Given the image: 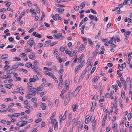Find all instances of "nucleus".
<instances>
[{"label":"nucleus","instance_id":"nucleus-62","mask_svg":"<svg viewBox=\"0 0 132 132\" xmlns=\"http://www.w3.org/2000/svg\"><path fill=\"white\" fill-rule=\"evenodd\" d=\"M55 5L57 7H64V6L63 5H62L59 4H56Z\"/></svg>","mask_w":132,"mask_h":132},{"label":"nucleus","instance_id":"nucleus-29","mask_svg":"<svg viewBox=\"0 0 132 132\" xmlns=\"http://www.w3.org/2000/svg\"><path fill=\"white\" fill-rule=\"evenodd\" d=\"M5 86L7 88L10 89L12 88V85L10 84H6L5 85Z\"/></svg>","mask_w":132,"mask_h":132},{"label":"nucleus","instance_id":"nucleus-32","mask_svg":"<svg viewBox=\"0 0 132 132\" xmlns=\"http://www.w3.org/2000/svg\"><path fill=\"white\" fill-rule=\"evenodd\" d=\"M18 67V65H13L12 67L11 70L16 69Z\"/></svg>","mask_w":132,"mask_h":132},{"label":"nucleus","instance_id":"nucleus-25","mask_svg":"<svg viewBox=\"0 0 132 132\" xmlns=\"http://www.w3.org/2000/svg\"><path fill=\"white\" fill-rule=\"evenodd\" d=\"M117 124L116 123L114 124L112 127L113 129L114 130H115L117 129Z\"/></svg>","mask_w":132,"mask_h":132},{"label":"nucleus","instance_id":"nucleus-33","mask_svg":"<svg viewBox=\"0 0 132 132\" xmlns=\"http://www.w3.org/2000/svg\"><path fill=\"white\" fill-rule=\"evenodd\" d=\"M29 57L30 58L32 59L35 60V55H30L29 56Z\"/></svg>","mask_w":132,"mask_h":132},{"label":"nucleus","instance_id":"nucleus-43","mask_svg":"<svg viewBox=\"0 0 132 132\" xmlns=\"http://www.w3.org/2000/svg\"><path fill=\"white\" fill-rule=\"evenodd\" d=\"M117 81L118 86L120 88H121V84L120 81H119V80H117Z\"/></svg>","mask_w":132,"mask_h":132},{"label":"nucleus","instance_id":"nucleus-39","mask_svg":"<svg viewBox=\"0 0 132 132\" xmlns=\"http://www.w3.org/2000/svg\"><path fill=\"white\" fill-rule=\"evenodd\" d=\"M33 78L36 80H39V79L36 75H34L33 76Z\"/></svg>","mask_w":132,"mask_h":132},{"label":"nucleus","instance_id":"nucleus-27","mask_svg":"<svg viewBox=\"0 0 132 132\" xmlns=\"http://www.w3.org/2000/svg\"><path fill=\"white\" fill-rule=\"evenodd\" d=\"M101 30H100L99 31L98 33V35H96L95 36V38H98L99 37V36L101 34Z\"/></svg>","mask_w":132,"mask_h":132},{"label":"nucleus","instance_id":"nucleus-61","mask_svg":"<svg viewBox=\"0 0 132 132\" xmlns=\"http://www.w3.org/2000/svg\"><path fill=\"white\" fill-rule=\"evenodd\" d=\"M89 118H87L85 120V123L86 124H87L89 123Z\"/></svg>","mask_w":132,"mask_h":132},{"label":"nucleus","instance_id":"nucleus-8","mask_svg":"<svg viewBox=\"0 0 132 132\" xmlns=\"http://www.w3.org/2000/svg\"><path fill=\"white\" fill-rule=\"evenodd\" d=\"M131 33V32L129 31H126L125 32V35L126 37H128Z\"/></svg>","mask_w":132,"mask_h":132},{"label":"nucleus","instance_id":"nucleus-5","mask_svg":"<svg viewBox=\"0 0 132 132\" xmlns=\"http://www.w3.org/2000/svg\"><path fill=\"white\" fill-rule=\"evenodd\" d=\"M64 10V9L61 8H57L56 10V11L58 12L59 13L61 14H62L63 13L62 12H63Z\"/></svg>","mask_w":132,"mask_h":132},{"label":"nucleus","instance_id":"nucleus-53","mask_svg":"<svg viewBox=\"0 0 132 132\" xmlns=\"http://www.w3.org/2000/svg\"><path fill=\"white\" fill-rule=\"evenodd\" d=\"M98 50H96L94 53V54L95 56H96L98 53Z\"/></svg>","mask_w":132,"mask_h":132},{"label":"nucleus","instance_id":"nucleus-19","mask_svg":"<svg viewBox=\"0 0 132 132\" xmlns=\"http://www.w3.org/2000/svg\"><path fill=\"white\" fill-rule=\"evenodd\" d=\"M77 52V50H74L73 51V52L72 53H71V54L70 55V57H72L73 55H75Z\"/></svg>","mask_w":132,"mask_h":132},{"label":"nucleus","instance_id":"nucleus-49","mask_svg":"<svg viewBox=\"0 0 132 132\" xmlns=\"http://www.w3.org/2000/svg\"><path fill=\"white\" fill-rule=\"evenodd\" d=\"M27 3L29 7H31L32 6V4L31 2L30 1H28L27 2Z\"/></svg>","mask_w":132,"mask_h":132},{"label":"nucleus","instance_id":"nucleus-13","mask_svg":"<svg viewBox=\"0 0 132 132\" xmlns=\"http://www.w3.org/2000/svg\"><path fill=\"white\" fill-rule=\"evenodd\" d=\"M45 73L46 75H47L50 77L52 78V76H53V74L51 72H48L45 71L44 72Z\"/></svg>","mask_w":132,"mask_h":132},{"label":"nucleus","instance_id":"nucleus-4","mask_svg":"<svg viewBox=\"0 0 132 132\" xmlns=\"http://www.w3.org/2000/svg\"><path fill=\"white\" fill-rule=\"evenodd\" d=\"M12 77V76L11 75H6L3 76L1 77V78L3 79H6L7 78H11Z\"/></svg>","mask_w":132,"mask_h":132},{"label":"nucleus","instance_id":"nucleus-35","mask_svg":"<svg viewBox=\"0 0 132 132\" xmlns=\"http://www.w3.org/2000/svg\"><path fill=\"white\" fill-rule=\"evenodd\" d=\"M72 108H73V111L75 112L76 111V110L77 109L76 106V105L75 104H74L73 105Z\"/></svg>","mask_w":132,"mask_h":132},{"label":"nucleus","instance_id":"nucleus-52","mask_svg":"<svg viewBox=\"0 0 132 132\" xmlns=\"http://www.w3.org/2000/svg\"><path fill=\"white\" fill-rule=\"evenodd\" d=\"M43 44L42 43H40L38 44V47H39L40 48H41L43 46Z\"/></svg>","mask_w":132,"mask_h":132},{"label":"nucleus","instance_id":"nucleus-51","mask_svg":"<svg viewBox=\"0 0 132 132\" xmlns=\"http://www.w3.org/2000/svg\"><path fill=\"white\" fill-rule=\"evenodd\" d=\"M31 101L34 103H35L37 101V99L36 97H34L32 98Z\"/></svg>","mask_w":132,"mask_h":132},{"label":"nucleus","instance_id":"nucleus-12","mask_svg":"<svg viewBox=\"0 0 132 132\" xmlns=\"http://www.w3.org/2000/svg\"><path fill=\"white\" fill-rule=\"evenodd\" d=\"M41 106L43 110H45L46 109V105L44 103H42L41 105Z\"/></svg>","mask_w":132,"mask_h":132},{"label":"nucleus","instance_id":"nucleus-36","mask_svg":"<svg viewBox=\"0 0 132 132\" xmlns=\"http://www.w3.org/2000/svg\"><path fill=\"white\" fill-rule=\"evenodd\" d=\"M64 88L62 89V91L61 92V94H60V96H62L63 95V94H64V93L65 92V91L66 90H64Z\"/></svg>","mask_w":132,"mask_h":132},{"label":"nucleus","instance_id":"nucleus-34","mask_svg":"<svg viewBox=\"0 0 132 132\" xmlns=\"http://www.w3.org/2000/svg\"><path fill=\"white\" fill-rule=\"evenodd\" d=\"M37 90L38 91H41L43 90V87L42 86L38 87L37 88Z\"/></svg>","mask_w":132,"mask_h":132},{"label":"nucleus","instance_id":"nucleus-40","mask_svg":"<svg viewBox=\"0 0 132 132\" xmlns=\"http://www.w3.org/2000/svg\"><path fill=\"white\" fill-rule=\"evenodd\" d=\"M59 103V100L57 99H56L55 101V106H57L58 105Z\"/></svg>","mask_w":132,"mask_h":132},{"label":"nucleus","instance_id":"nucleus-30","mask_svg":"<svg viewBox=\"0 0 132 132\" xmlns=\"http://www.w3.org/2000/svg\"><path fill=\"white\" fill-rule=\"evenodd\" d=\"M51 40H50L48 41H46L45 43V44L44 45V46H45L46 45H48L51 44Z\"/></svg>","mask_w":132,"mask_h":132},{"label":"nucleus","instance_id":"nucleus-22","mask_svg":"<svg viewBox=\"0 0 132 132\" xmlns=\"http://www.w3.org/2000/svg\"><path fill=\"white\" fill-rule=\"evenodd\" d=\"M83 125L82 123H80L78 128V130H80L82 128Z\"/></svg>","mask_w":132,"mask_h":132},{"label":"nucleus","instance_id":"nucleus-54","mask_svg":"<svg viewBox=\"0 0 132 132\" xmlns=\"http://www.w3.org/2000/svg\"><path fill=\"white\" fill-rule=\"evenodd\" d=\"M42 119L41 118H39L35 121V123H38L42 121Z\"/></svg>","mask_w":132,"mask_h":132},{"label":"nucleus","instance_id":"nucleus-56","mask_svg":"<svg viewBox=\"0 0 132 132\" xmlns=\"http://www.w3.org/2000/svg\"><path fill=\"white\" fill-rule=\"evenodd\" d=\"M110 114V112H109V111H107L106 113V114L105 116H104V118H107V116H109Z\"/></svg>","mask_w":132,"mask_h":132},{"label":"nucleus","instance_id":"nucleus-47","mask_svg":"<svg viewBox=\"0 0 132 132\" xmlns=\"http://www.w3.org/2000/svg\"><path fill=\"white\" fill-rule=\"evenodd\" d=\"M42 35L40 34H39L37 33L36 34L35 36V37H37L38 38H40L42 37Z\"/></svg>","mask_w":132,"mask_h":132},{"label":"nucleus","instance_id":"nucleus-10","mask_svg":"<svg viewBox=\"0 0 132 132\" xmlns=\"http://www.w3.org/2000/svg\"><path fill=\"white\" fill-rule=\"evenodd\" d=\"M85 2H84L81 3L80 5L79 6V8L81 9H82L84 8L85 6Z\"/></svg>","mask_w":132,"mask_h":132},{"label":"nucleus","instance_id":"nucleus-28","mask_svg":"<svg viewBox=\"0 0 132 132\" xmlns=\"http://www.w3.org/2000/svg\"><path fill=\"white\" fill-rule=\"evenodd\" d=\"M25 66L26 67L28 68L30 67L31 66V63H30L29 62L25 64Z\"/></svg>","mask_w":132,"mask_h":132},{"label":"nucleus","instance_id":"nucleus-64","mask_svg":"<svg viewBox=\"0 0 132 132\" xmlns=\"http://www.w3.org/2000/svg\"><path fill=\"white\" fill-rule=\"evenodd\" d=\"M25 14V11H23L21 12L20 15L22 17L23 16H24Z\"/></svg>","mask_w":132,"mask_h":132},{"label":"nucleus","instance_id":"nucleus-57","mask_svg":"<svg viewBox=\"0 0 132 132\" xmlns=\"http://www.w3.org/2000/svg\"><path fill=\"white\" fill-rule=\"evenodd\" d=\"M65 48L64 47H60V50L62 52H63L65 50Z\"/></svg>","mask_w":132,"mask_h":132},{"label":"nucleus","instance_id":"nucleus-24","mask_svg":"<svg viewBox=\"0 0 132 132\" xmlns=\"http://www.w3.org/2000/svg\"><path fill=\"white\" fill-rule=\"evenodd\" d=\"M14 61H18L21 60V58L20 57H15L13 58Z\"/></svg>","mask_w":132,"mask_h":132},{"label":"nucleus","instance_id":"nucleus-21","mask_svg":"<svg viewBox=\"0 0 132 132\" xmlns=\"http://www.w3.org/2000/svg\"><path fill=\"white\" fill-rule=\"evenodd\" d=\"M95 117L94 115H92L90 118V121L91 122H93L95 120Z\"/></svg>","mask_w":132,"mask_h":132},{"label":"nucleus","instance_id":"nucleus-50","mask_svg":"<svg viewBox=\"0 0 132 132\" xmlns=\"http://www.w3.org/2000/svg\"><path fill=\"white\" fill-rule=\"evenodd\" d=\"M32 96L33 95L32 94H28L27 95V97H28V99L31 98Z\"/></svg>","mask_w":132,"mask_h":132},{"label":"nucleus","instance_id":"nucleus-41","mask_svg":"<svg viewBox=\"0 0 132 132\" xmlns=\"http://www.w3.org/2000/svg\"><path fill=\"white\" fill-rule=\"evenodd\" d=\"M62 82H60L59 83L58 85L59 89H61L62 88Z\"/></svg>","mask_w":132,"mask_h":132},{"label":"nucleus","instance_id":"nucleus-18","mask_svg":"<svg viewBox=\"0 0 132 132\" xmlns=\"http://www.w3.org/2000/svg\"><path fill=\"white\" fill-rule=\"evenodd\" d=\"M8 57V55L7 54H5L2 55L1 57V58L2 59H5L7 58Z\"/></svg>","mask_w":132,"mask_h":132},{"label":"nucleus","instance_id":"nucleus-1","mask_svg":"<svg viewBox=\"0 0 132 132\" xmlns=\"http://www.w3.org/2000/svg\"><path fill=\"white\" fill-rule=\"evenodd\" d=\"M132 3V0H126L123 2V4L124 5H130Z\"/></svg>","mask_w":132,"mask_h":132},{"label":"nucleus","instance_id":"nucleus-6","mask_svg":"<svg viewBox=\"0 0 132 132\" xmlns=\"http://www.w3.org/2000/svg\"><path fill=\"white\" fill-rule=\"evenodd\" d=\"M85 44H83L81 45L79 47L78 51H80L83 50L85 48Z\"/></svg>","mask_w":132,"mask_h":132},{"label":"nucleus","instance_id":"nucleus-3","mask_svg":"<svg viewBox=\"0 0 132 132\" xmlns=\"http://www.w3.org/2000/svg\"><path fill=\"white\" fill-rule=\"evenodd\" d=\"M56 35L57 37L59 38H57V39H63V37L62 36V35L61 33H59L56 34Z\"/></svg>","mask_w":132,"mask_h":132},{"label":"nucleus","instance_id":"nucleus-37","mask_svg":"<svg viewBox=\"0 0 132 132\" xmlns=\"http://www.w3.org/2000/svg\"><path fill=\"white\" fill-rule=\"evenodd\" d=\"M111 41L112 42V43H116V39L114 38H112L110 39Z\"/></svg>","mask_w":132,"mask_h":132},{"label":"nucleus","instance_id":"nucleus-15","mask_svg":"<svg viewBox=\"0 0 132 132\" xmlns=\"http://www.w3.org/2000/svg\"><path fill=\"white\" fill-rule=\"evenodd\" d=\"M54 128L55 131H56L58 129V123L57 122L55 123L54 124Z\"/></svg>","mask_w":132,"mask_h":132},{"label":"nucleus","instance_id":"nucleus-7","mask_svg":"<svg viewBox=\"0 0 132 132\" xmlns=\"http://www.w3.org/2000/svg\"><path fill=\"white\" fill-rule=\"evenodd\" d=\"M95 103L94 102H93L91 108V111H94L95 107Z\"/></svg>","mask_w":132,"mask_h":132},{"label":"nucleus","instance_id":"nucleus-45","mask_svg":"<svg viewBox=\"0 0 132 132\" xmlns=\"http://www.w3.org/2000/svg\"><path fill=\"white\" fill-rule=\"evenodd\" d=\"M81 86H79L77 87L75 90L79 92V91L81 88Z\"/></svg>","mask_w":132,"mask_h":132},{"label":"nucleus","instance_id":"nucleus-58","mask_svg":"<svg viewBox=\"0 0 132 132\" xmlns=\"http://www.w3.org/2000/svg\"><path fill=\"white\" fill-rule=\"evenodd\" d=\"M127 117L128 118V120H130L131 119V117H131V114L129 113L127 115Z\"/></svg>","mask_w":132,"mask_h":132},{"label":"nucleus","instance_id":"nucleus-23","mask_svg":"<svg viewBox=\"0 0 132 132\" xmlns=\"http://www.w3.org/2000/svg\"><path fill=\"white\" fill-rule=\"evenodd\" d=\"M10 68V65H7L5 66L4 67V69L5 71L7 70L9 68Z\"/></svg>","mask_w":132,"mask_h":132},{"label":"nucleus","instance_id":"nucleus-31","mask_svg":"<svg viewBox=\"0 0 132 132\" xmlns=\"http://www.w3.org/2000/svg\"><path fill=\"white\" fill-rule=\"evenodd\" d=\"M83 57V56L82 55L79 57L78 61V63H79L80 62L82 59Z\"/></svg>","mask_w":132,"mask_h":132},{"label":"nucleus","instance_id":"nucleus-14","mask_svg":"<svg viewBox=\"0 0 132 132\" xmlns=\"http://www.w3.org/2000/svg\"><path fill=\"white\" fill-rule=\"evenodd\" d=\"M98 76H96L93 79V81L94 82H96L98 80Z\"/></svg>","mask_w":132,"mask_h":132},{"label":"nucleus","instance_id":"nucleus-63","mask_svg":"<svg viewBox=\"0 0 132 132\" xmlns=\"http://www.w3.org/2000/svg\"><path fill=\"white\" fill-rule=\"evenodd\" d=\"M58 43V42H53V43H52L51 44H50V46H52L54 45H55L56 44H57Z\"/></svg>","mask_w":132,"mask_h":132},{"label":"nucleus","instance_id":"nucleus-17","mask_svg":"<svg viewBox=\"0 0 132 132\" xmlns=\"http://www.w3.org/2000/svg\"><path fill=\"white\" fill-rule=\"evenodd\" d=\"M50 120H51L52 121L51 123L52 125L54 124L56 122H57L56 121V119H53V118H52Z\"/></svg>","mask_w":132,"mask_h":132},{"label":"nucleus","instance_id":"nucleus-42","mask_svg":"<svg viewBox=\"0 0 132 132\" xmlns=\"http://www.w3.org/2000/svg\"><path fill=\"white\" fill-rule=\"evenodd\" d=\"M79 6H75L74 7V8L76 11H78L79 9Z\"/></svg>","mask_w":132,"mask_h":132},{"label":"nucleus","instance_id":"nucleus-44","mask_svg":"<svg viewBox=\"0 0 132 132\" xmlns=\"http://www.w3.org/2000/svg\"><path fill=\"white\" fill-rule=\"evenodd\" d=\"M94 15H93L91 14L89 15L88 16L89 18L92 20H93L94 19Z\"/></svg>","mask_w":132,"mask_h":132},{"label":"nucleus","instance_id":"nucleus-59","mask_svg":"<svg viewBox=\"0 0 132 132\" xmlns=\"http://www.w3.org/2000/svg\"><path fill=\"white\" fill-rule=\"evenodd\" d=\"M29 81L30 82H35L36 80L33 78H30L29 79Z\"/></svg>","mask_w":132,"mask_h":132},{"label":"nucleus","instance_id":"nucleus-60","mask_svg":"<svg viewBox=\"0 0 132 132\" xmlns=\"http://www.w3.org/2000/svg\"><path fill=\"white\" fill-rule=\"evenodd\" d=\"M78 92L75 90L74 92V94L73 95V96L74 97H75L77 95Z\"/></svg>","mask_w":132,"mask_h":132},{"label":"nucleus","instance_id":"nucleus-16","mask_svg":"<svg viewBox=\"0 0 132 132\" xmlns=\"http://www.w3.org/2000/svg\"><path fill=\"white\" fill-rule=\"evenodd\" d=\"M81 68L79 65L78 66H77L75 68V73H77L78 70L80 68Z\"/></svg>","mask_w":132,"mask_h":132},{"label":"nucleus","instance_id":"nucleus-11","mask_svg":"<svg viewBox=\"0 0 132 132\" xmlns=\"http://www.w3.org/2000/svg\"><path fill=\"white\" fill-rule=\"evenodd\" d=\"M21 122H23L22 124L20 125V127H22L23 126L26 125L28 123V122L26 121H21Z\"/></svg>","mask_w":132,"mask_h":132},{"label":"nucleus","instance_id":"nucleus-26","mask_svg":"<svg viewBox=\"0 0 132 132\" xmlns=\"http://www.w3.org/2000/svg\"><path fill=\"white\" fill-rule=\"evenodd\" d=\"M65 52L66 54L69 55V56H70V55L71 54V53H72V52H71L69 50H67L65 51Z\"/></svg>","mask_w":132,"mask_h":132},{"label":"nucleus","instance_id":"nucleus-46","mask_svg":"<svg viewBox=\"0 0 132 132\" xmlns=\"http://www.w3.org/2000/svg\"><path fill=\"white\" fill-rule=\"evenodd\" d=\"M1 92L2 93H6L5 90L3 88H2L1 89Z\"/></svg>","mask_w":132,"mask_h":132},{"label":"nucleus","instance_id":"nucleus-20","mask_svg":"<svg viewBox=\"0 0 132 132\" xmlns=\"http://www.w3.org/2000/svg\"><path fill=\"white\" fill-rule=\"evenodd\" d=\"M88 42L90 45L92 47L93 43L91 40L90 38H88Z\"/></svg>","mask_w":132,"mask_h":132},{"label":"nucleus","instance_id":"nucleus-2","mask_svg":"<svg viewBox=\"0 0 132 132\" xmlns=\"http://www.w3.org/2000/svg\"><path fill=\"white\" fill-rule=\"evenodd\" d=\"M30 40H29L27 42V47L28 48H31L34 45L33 43L30 42Z\"/></svg>","mask_w":132,"mask_h":132},{"label":"nucleus","instance_id":"nucleus-9","mask_svg":"<svg viewBox=\"0 0 132 132\" xmlns=\"http://www.w3.org/2000/svg\"><path fill=\"white\" fill-rule=\"evenodd\" d=\"M15 114H19V115H16L14 114H10L8 115V116L10 118H12L13 117H17L18 116H20V113H15Z\"/></svg>","mask_w":132,"mask_h":132},{"label":"nucleus","instance_id":"nucleus-48","mask_svg":"<svg viewBox=\"0 0 132 132\" xmlns=\"http://www.w3.org/2000/svg\"><path fill=\"white\" fill-rule=\"evenodd\" d=\"M118 67L120 71H122L123 70V69L122 67V66L120 64H119L118 65Z\"/></svg>","mask_w":132,"mask_h":132},{"label":"nucleus","instance_id":"nucleus-55","mask_svg":"<svg viewBox=\"0 0 132 132\" xmlns=\"http://www.w3.org/2000/svg\"><path fill=\"white\" fill-rule=\"evenodd\" d=\"M25 52H29L32 51V50L30 49L29 48H27L25 49L24 50Z\"/></svg>","mask_w":132,"mask_h":132},{"label":"nucleus","instance_id":"nucleus-38","mask_svg":"<svg viewBox=\"0 0 132 132\" xmlns=\"http://www.w3.org/2000/svg\"><path fill=\"white\" fill-rule=\"evenodd\" d=\"M52 78L56 82H58V81L57 79V78L54 75L52 76Z\"/></svg>","mask_w":132,"mask_h":132}]
</instances>
